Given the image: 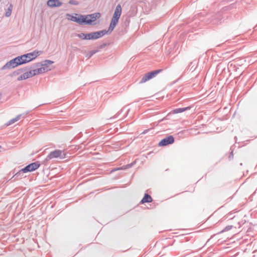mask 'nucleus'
Instances as JSON below:
<instances>
[{
    "mask_svg": "<svg viewBox=\"0 0 257 257\" xmlns=\"http://www.w3.org/2000/svg\"><path fill=\"white\" fill-rule=\"evenodd\" d=\"M76 36L82 40H96L102 37L103 36L101 31L91 32L90 33H80L77 34Z\"/></svg>",
    "mask_w": 257,
    "mask_h": 257,
    "instance_id": "nucleus-1",
    "label": "nucleus"
},
{
    "mask_svg": "<svg viewBox=\"0 0 257 257\" xmlns=\"http://www.w3.org/2000/svg\"><path fill=\"white\" fill-rule=\"evenodd\" d=\"M64 159L65 158V154L60 150H55L50 152V153L47 156L45 160L43 161V164H46L47 162L53 158Z\"/></svg>",
    "mask_w": 257,
    "mask_h": 257,
    "instance_id": "nucleus-2",
    "label": "nucleus"
},
{
    "mask_svg": "<svg viewBox=\"0 0 257 257\" xmlns=\"http://www.w3.org/2000/svg\"><path fill=\"white\" fill-rule=\"evenodd\" d=\"M66 16L67 19L69 21L75 22L80 25H85V15L74 13V15L67 14Z\"/></svg>",
    "mask_w": 257,
    "mask_h": 257,
    "instance_id": "nucleus-3",
    "label": "nucleus"
},
{
    "mask_svg": "<svg viewBox=\"0 0 257 257\" xmlns=\"http://www.w3.org/2000/svg\"><path fill=\"white\" fill-rule=\"evenodd\" d=\"M162 69H157L154 71H150L147 73H146L144 76L142 78L140 81V83H145L150 79L155 77L158 74L161 72Z\"/></svg>",
    "mask_w": 257,
    "mask_h": 257,
    "instance_id": "nucleus-4",
    "label": "nucleus"
},
{
    "mask_svg": "<svg viewBox=\"0 0 257 257\" xmlns=\"http://www.w3.org/2000/svg\"><path fill=\"white\" fill-rule=\"evenodd\" d=\"M100 17V14L99 13H95L93 14L85 15L84 22L85 25H90L92 24V23L96 21Z\"/></svg>",
    "mask_w": 257,
    "mask_h": 257,
    "instance_id": "nucleus-5",
    "label": "nucleus"
},
{
    "mask_svg": "<svg viewBox=\"0 0 257 257\" xmlns=\"http://www.w3.org/2000/svg\"><path fill=\"white\" fill-rule=\"evenodd\" d=\"M40 166V164L38 161L31 163L22 168V171L25 172L26 173L33 172L38 169Z\"/></svg>",
    "mask_w": 257,
    "mask_h": 257,
    "instance_id": "nucleus-6",
    "label": "nucleus"
},
{
    "mask_svg": "<svg viewBox=\"0 0 257 257\" xmlns=\"http://www.w3.org/2000/svg\"><path fill=\"white\" fill-rule=\"evenodd\" d=\"M174 138L172 135L167 136L162 139L158 144L160 147H165L174 143Z\"/></svg>",
    "mask_w": 257,
    "mask_h": 257,
    "instance_id": "nucleus-7",
    "label": "nucleus"
},
{
    "mask_svg": "<svg viewBox=\"0 0 257 257\" xmlns=\"http://www.w3.org/2000/svg\"><path fill=\"white\" fill-rule=\"evenodd\" d=\"M19 66L17 61L16 59V58H14L11 60L10 61L7 62L5 65H4L2 68V70H4L6 69H12L16 68Z\"/></svg>",
    "mask_w": 257,
    "mask_h": 257,
    "instance_id": "nucleus-8",
    "label": "nucleus"
},
{
    "mask_svg": "<svg viewBox=\"0 0 257 257\" xmlns=\"http://www.w3.org/2000/svg\"><path fill=\"white\" fill-rule=\"evenodd\" d=\"M54 63V61L50 60H45L42 61V66L40 68L42 69V73L51 70L52 69L51 65Z\"/></svg>",
    "mask_w": 257,
    "mask_h": 257,
    "instance_id": "nucleus-9",
    "label": "nucleus"
},
{
    "mask_svg": "<svg viewBox=\"0 0 257 257\" xmlns=\"http://www.w3.org/2000/svg\"><path fill=\"white\" fill-rule=\"evenodd\" d=\"M42 54V51L35 50L33 52L28 53L27 54H25V56L26 57V59H27L28 63L30 61L33 60L36 58H37L38 56Z\"/></svg>",
    "mask_w": 257,
    "mask_h": 257,
    "instance_id": "nucleus-10",
    "label": "nucleus"
},
{
    "mask_svg": "<svg viewBox=\"0 0 257 257\" xmlns=\"http://www.w3.org/2000/svg\"><path fill=\"white\" fill-rule=\"evenodd\" d=\"M118 21L117 20L111 19L108 30H101V32L102 33L103 36L105 35V34H111L113 30H114V28L115 27L116 25L118 23Z\"/></svg>",
    "mask_w": 257,
    "mask_h": 257,
    "instance_id": "nucleus-11",
    "label": "nucleus"
},
{
    "mask_svg": "<svg viewBox=\"0 0 257 257\" xmlns=\"http://www.w3.org/2000/svg\"><path fill=\"white\" fill-rule=\"evenodd\" d=\"M121 14V7L120 5H117L115 9L114 14L113 15L112 19L117 20L118 21L119 19Z\"/></svg>",
    "mask_w": 257,
    "mask_h": 257,
    "instance_id": "nucleus-12",
    "label": "nucleus"
},
{
    "mask_svg": "<svg viewBox=\"0 0 257 257\" xmlns=\"http://www.w3.org/2000/svg\"><path fill=\"white\" fill-rule=\"evenodd\" d=\"M47 5L50 8H56L61 6L62 3L60 0H48Z\"/></svg>",
    "mask_w": 257,
    "mask_h": 257,
    "instance_id": "nucleus-13",
    "label": "nucleus"
},
{
    "mask_svg": "<svg viewBox=\"0 0 257 257\" xmlns=\"http://www.w3.org/2000/svg\"><path fill=\"white\" fill-rule=\"evenodd\" d=\"M29 69V68L27 67H25L24 68H21L18 69L14 71H13L12 73L9 74V76L11 77H15L16 76H18L20 75V74L26 71Z\"/></svg>",
    "mask_w": 257,
    "mask_h": 257,
    "instance_id": "nucleus-14",
    "label": "nucleus"
},
{
    "mask_svg": "<svg viewBox=\"0 0 257 257\" xmlns=\"http://www.w3.org/2000/svg\"><path fill=\"white\" fill-rule=\"evenodd\" d=\"M16 59L17 61V63L19 66L28 63L27 59L24 54L16 57Z\"/></svg>",
    "mask_w": 257,
    "mask_h": 257,
    "instance_id": "nucleus-15",
    "label": "nucleus"
},
{
    "mask_svg": "<svg viewBox=\"0 0 257 257\" xmlns=\"http://www.w3.org/2000/svg\"><path fill=\"white\" fill-rule=\"evenodd\" d=\"M191 108V106H187L185 107H182V108H177L173 109L171 113L172 114H177L179 113H182L186 110H190Z\"/></svg>",
    "mask_w": 257,
    "mask_h": 257,
    "instance_id": "nucleus-16",
    "label": "nucleus"
},
{
    "mask_svg": "<svg viewBox=\"0 0 257 257\" xmlns=\"http://www.w3.org/2000/svg\"><path fill=\"white\" fill-rule=\"evenodd\" d=\"M153 201L152 197L148 194L145 193L144 197L140 201V204H144L145 203H150Z\"/></svg>",
    "mask_w": 257,
    "mask_h": 257,
    "instance_id": "nucleus-17",
    "label": "nucleus"
},
{
    "mask_svg": "<svg viewBox=\"0 0 257 257\" xmlns=\"http://www.w3.org/2000/svg\"><path fill=\"white\" fill-rule=\"evenodd\" d=\"M24 73L23 74H21L20 76H19L18 78H17V81H22V80H26L28 78H30V74H31V72H28V71H27V70L24 72H23Z\"/></svg>",
    "mask_w": 257,
    "mask_h": 257,
    "instance_id": "nucleus-18",
    "label": "nucleus"
},
{
    "mask_svg": "<svg viewBox=\"0 0 257 257\" xmlns=\"http://www.w3.org/2000/svg\"><path fill=\"white\" fill-rule=\"evenodd\" d=\"M24 173H26V172H22L21 169V170L15 173L13 176V177L10 179V180H11V181H14L16 180V179L18 178H21L23 177Z\"/></svg>",
    "mask_w": 257,
    "mask_h": 257,
    "instance_id": "nucleus-19",
    "label": "nucleus"
},
{
    "mask_svg": "<svg viewBox=\"0 0 257 257\" xmlns=\"http://www.w3.org/2000/svg\"><path fill=\"white\" fill-rule=\"evenodd\" d=\"M28 72H31V74L29 75L30 78L33 77L36 75L40 74L42 73V69H40V68H38L37 69H34V70H30L28 71Z\"/></svg>",
    "mask_w": 257,
    "mask_h": 257,
    "instance_id": "nucleus-20",
    "label": "nucleus"
},
{
    "mask_svg": "<svg viewBox=\"0 0 257 257\" xmlns=\"http://www.w3.org/2000/svg\"><path fill=\"white\" fill-rule=\"evenodd\" d=\"M21 116H22L21 114L18 115L15 118L11 119V120L8 121L7 123H6L5 125L6 126H9V125L14 123L15 122H16V121H17L18 120H19L20 119Z\"/></svg>",
    "mask_w": 257,
    "mask_h": 257,
    "instance_id": "nucleus-21",
    "label": "nucleus"
},
{
    "mask_svg": "<svg viewBox=\"0 0 257 257\" xmlns=\"http://www.w3.org/2000/svg\"><path fill=\"white\" fill-rule=\"evenodd\" d=\"M195 63V61L190 62L188 66V69H189L190 71H192V72L194 71L196 68V66L194 67Z\"/></svg>",
    "mask_w": 257,
    "mask_h": 257,
    "instance_id": "nucleus-22",
    "label": "nucleus"
},
{
    "mask_svg": "<svg viewBox=\"0 0 257 257\" xmlns=\"http://www.w3.org/2000/svg\"><path fill=\"white\" fill-rule=\"evenodd\" d=\"M12 9H13V6H12V5L11 4L10 5V6L9 7V8H8L7 11L5 14V15L6 17H9L11 16V15L12 14Z\"/></svg>",
    "mask_w": 257,
    "mask_h": 257,
    "instance_id": "nucleus-23",
    "label": "nucleus"
},
{
    "mask_svg": "<svg viewBox=\"0 0 257 257\" xmlns=\"http://www.w3.org/2000/svg\"><path fill=\"white\" fill-rule=\"evenodd\" d=\"M98 52V50H92L90 51L86 55V57L88 58H91L94 54Z\"/></svg>",
    "mask_w": 257,
    "mask_h": 257,
    "instance_id": "nucleus-24",
    "label": "nucleus"
},
{
    "mask_svg": "<svg viewBox=\"0 0 257 257\" xmlns=\"http://www.w3.org/2000/svg\"><path fill=\"white\" fill-rule=\"evenodd\" d=\"M109 44V43H104L99 45L97 48L99 49H102L103 48H104L105 47L108 46Z\"/></svg>",
    "mask_w": 257,
    "mask_h": 257,
    "instance_id": "nucleus-25",
    "label": "nucleus"
},
{
    "mask_svg": "<svg viewBox=\"0 0 257 257\" xmlns=\"http://www.w3.org/2000/svg\"><path fill=\"white\" fill-rule=\"evenodd\" d=\"M69 4L72 5L77 6L79 4L78 2L75 1V0H70L69 1Z\"/></svg>",
    "mask_w": 257,
    "mask_h": 257,
    "instance_id": "nucleus-26",
    "label": "nucleus"
},
{
    "mask_svg": "<svg viewBox=\"0 0 257 257\" xmlns=\"http://www.w3.org/2000/svg\"><path fill=\"white\" fill-rule=\"evenodd\" d=\"M232 228V225H228V226H226L223 230L221 232H225V231H228L229 230H230L231 228Z\"/></svg>",
    "mask_w": 257,
    "mask_h": 257,
    "instance_id": "nucleus-27",
    "label": "nucleus"
},
{
    "mask_svg": "<svg viewBox=\"0 0 257 257\" xmlns=\"http://www.w3.org/2000/svg\"><path fill=\"white\" fill-rule=\"evenodd\" d=\"M133 164H134V163H131V164H127L126 165L123 166L122 167L123 168V170L131 168L133 166Z\"/></svg>",
    "mask_w": 257,
    "mask_h": 257,
    "instance_id": "nucleus-28",
    "label": "nucleus"
},
{
    "mask_svg": "<svg viewBox=\"0 0 257 257\" xmlns=\"http://www.w3.org/2000/svg\"><path fill=\"white\" fill-rule=\"evenodd\" d=\"M123 170V168L122 167H119V168H114L113 169L111 172H115L116 171H118V170Z\"/></svg>",
    "mask_w": 257,
    "mask_h": 257,
    "instance_id": "nucleus-29",
    "label": "nucleus"
},
{
    "mask_svg": "<svg viewBox=\"0 0 257 257\" xmlns=\"http://www.w3.org/2000/svg\"><path fill=\"white\" fill-rule=\"evenodd\" d=\"M40 66H41V67L42 66V62L36 63L35 67H38Z\"/></svg>",
    "mask_w": 257,
    "mask_h": 257,
    "instance_id": "nucleus-30",
    "label": "nucleus"
},
{
    "mask_svg": "<svg viewBox=\"0 0 257 257\" xmlns=\"http://www.w3.org/2000/svg\"><path fill=\"white\" fill-rule=\"evenodd\" d=\"M233 151H232L230 153V154H229V156L228 157L229 159L230 160H231V159L233 158Z\"/></svg>",
    "mask_w": 257,
    "mask_h": 257,
    "instance_id": "nucleus-31",
    "label": "nucleus"
},
{
    "mask_svg": "<svg viewBox=\"0 0 257 257\" xmlns=\"http://www.w3.org/2000/svg\"><path fill=\"white\" fill-rule=\"evenodd\" d=\"M120 114V113H118L117 114L113 116V117H111L109 119H114V118H115L116 117H117V116H118V115Z\"/></svg>",
    "mask_w": 257,
    "mask_h": 257,
    "instance_id": "nucleus-32",
    "label": "nucleus"
},
{
    "mask_svg": "<svg viewBox=\"0 0 257 257\" xmlns=\"http://www.w3.org/2000/svg\"><path fill=\"white\" fill-rule=\"evenodd\" d=\"M149 131V130H146L142 132V134H146Z\"/></svg>",
    "mask_w": 257,
    "mask_h": 257,
    "instance_id": "nucleus-33",
    "label": "nucleus"
},
{
    "mask_svg": "<svg viewBox=\"0 0 257 257\" xmlns=\"http://www.w3.org/2000/svg\"><path fill=\"white\" fill-rule=\"evenodd\" d=\"M222 65L221 64H220L219 65L217 66V67L218 68H219L220 67H221Z\"/></svg>",
    "mask_w": 257,
    "mask_h": 257,
    "instance_id": "nucleus-34",
    "label": "nucleus"
},
{
    "mask_svg": "<svg viewBox=\"0 0 257 257\" xmlns=\"http://www.w3.org/2000/svg\"><path fill=\"white\" fill-rule=\"evenodd\" d=\"M256 28H257V25L255 26V27L254 28V29H256Z\"/></svg>",
    "mask_w": 257,
    "mask_h": 257,
    "instance_id": "nucleus-35",
    "label": "nucleus"
},
{
    "mask_svg": "<svg viewBox=\"0 0 257 257\" xmlns=\"http://www.w3.org/2000/svg\"><path fill=\"white\" fill-rule=\"evenodd\" d=\"M35 67L34 66H33V67H30V69H32V68H34Z\"/></svg>",
    "mask_w": 257,
    "mask_h": 257,
    "instance_id": "nucleus-36",
    "label": "nucleus"
},
{
    "mask_svg": "<svg viewBox=\"0 0 257 257\" xmlns=\"http://www.w3.org/2000/svg\"><path fill=\"white\" fill-rule=\"evenodd\" d=\"M1 147H2L1 146H0V148H1Z\"/></svg>",
    "mask_w": 257,
    "mask_h": 257,
    "instance_id": "nucleus-37",
    "label": "nucleus"
}]
</instances>
